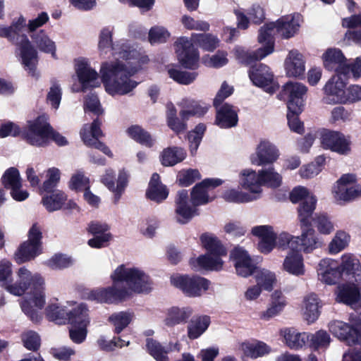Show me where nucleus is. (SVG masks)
<instances>
[{"label":"nucleus","mask_w":361,"mask_h":361,"mask_svg":"<svg viewBox=\"0 0 361 361\" xmlns=\"http://www.w3.org/2000/svg\"><path fill=\"white\" fill-rule=\"evenodd\" d=\"M114 29L103 27L99 35L98 49L100 55H106L112 51L118 59L114 61L102 64L100 73L106 92L111 96H123L130 94L138 82L132 79L140 68L141 65L148 61L147 56L140 57V54L121 42L112 43Z\"/></svg>","instance_id":"nucleus-1"},{"label":"nucleus","mask_w":361,"mask_h":361,"mask_svg":"<svg viewBox=\"0 0 361 361\" xmlns=\"http://www.w3.org/2000/svg\"><path fill=\"white\" fill-rule=\"evenodd\" d=\"M300 27V16H283L276 22H271L262 26L259 30L258 41L264 43V46L256 51H249L244 48L237 47L234 49L236 59L243 63L249 64L255 61L262 60L267 56L273 53L274 42L272 38L276 34L282 37L288 39L295 35Z\"/></svg>","instance_id":"nucleus-2"},{"label":"nucleus","mask_w":361,"mask_h":361,"mask_svg":"<svg viewBox=\"0 0 361 361\" xmlns=\"http://www.w3.org/2000/svg\"><path fill=\"white\" fill-rule=\"evenodd\" d=\"M25 29L28 32V21L20 15L9 26L0 25V37L6 38L16 46V54L25 70L30 75L38 78V53L31 44L29 35L24 33Z\"/></svg>","instance_id":"nucleus-3"},{"label":"nucleus","mask_w":361,"mask_h":361,"mask_svg":"<svg viewBox=\"0 0 361 361\" xmlns=\"http://www.w3.org/2000/svg\"><path fill=\"white\" fill-rule=\"evenodd\" d=\"M193 44L208 51H212L219 47V39L212 34H197L191 39L181 37L175 43L176 52L180 63L187 68L194 69L198 66L200 59L198 50Z\"/></svg>","instance_id":"nucleus-4"},{"label":"nucleus","mask_w":361,"mask_h":361,"mask_svg":"<svg viewBox=\"0 0 361 361\" xmlns=\"http://www.w3.org/2000/svg\"><path fill=\"white\" fill-rule=\"evenodd\" d=\"M113 283H122L120 289L126 300L134 294L147 293L152 289V283L144 270L133 266L121 264L111 274Z\"/></svg>","instance_id":"nucleus-5"},{"label":"nucleus","mask_w":361,"mask_h":361,"mask_svg":"<svg viewBox=\"0 0 361 361\" xmlns=\"http://www.w3.org/2000/svg\"><path fill=\"white\" fill-rule=\"evenodd\" d=\"M200 242L208 253L199 256L197 258H192L190 264L194 270L201 269L219 271L223 267L224 262L221 259L222 256L226 255V250L222 245L218 238L209 233L201 235Z\"/></svg>","instance_id":"nucleus-6"},{"label":"nucleus","mask_w":361,"mask_h":361,"mask_svg":"<svg viewBox=\"0 0 361 361\" xmlns=\"http://www.w3.org/2000/svg\"><path fill=\"white\" fill-rule=\"evenodd\" d=\"M45 116H39L29 121L24 137L27 142L32 145L43 147L54 141L58 145L63 146L68 144L67 139L56 132L47 121Z\"/></svg>","instance_id":"nucleus-7"},{"label":"nucleus","mask_w":361,"mask_h":361,"mask_svg":"<svg viewBox=\"0 0 361 361\" xmlns=\"http://www.w3.org/2000/svg\"><path fill=\"white\" fill-rule=\"evenodd\" d=\"M49 20L47 13L41 12L38 16L28 20V35L31 44L40 51L50 54L54 58L56 56V46L44 30H37L45 25Z\"/></svg>","instance_id":"nucleus-8"},{"label":"nucleus","mask_w":361,"mask_h":361,"mask_svg":"<svg viewBox=\"0 0 361 361\" xmlns=\"http://www.w3.org/2000/svg\"><path fill=\"white\" fill-rule=\"evenodd\" d=\"M329 331L341 341H345L349 345L361 346V319L350 316V324L342 321H333L329 324Z\"/></svg>","instance_id":"nucleus-9"},{"label":"nucleus","mask_w":361,"mask_h":361,"mask_svg":"<svg viewBox=\"0 0 361 361\" xmlns=\"http://www.w3.org/2000/svg\"><path fill=\"white\" fill-rule=\"evenodd\" d=\"M45 287V279L40 284L32 286L20 303L23 312L33 322H38L41 319L39 311L46 302Z\"/></svg>","instance_id":"nucleus-10"},{"label":"nucleus","mask_w":361,"mask_h":361,"mask_svg":"<svg viewBox=\"0 0 361 361\" xmlns=\"http://www.w3.org/2000/svg\"><path fill=\"white\" fill-rule=\"evenodd\" d=\"M42 232L37 224H33L28 232L27 240L20 245L14 254V260L23 264L35 259L42 252Z\"/></svg>","instance_id":"nucleus-11"},{"label":"nucleus","mask_w":361,"mask_h":361,"mask_svg":"<svg viewBox=\"0 0 361 361\" xmlns=\"http://www.w3.org/2000/svg\"><path fill=\"white\" fill-rule=\"evenodd\" d=\"M44 278L38 273H32L26 267H21L16 271L15 278L7 291L16 296L23 295L27 290L37 284H40Z\"/></svg>","instance_id":"nucleus-12"},{"label":"nucleus","mask_w":361,"mask_h":361,"mask_svg":"<svg viewBox=\"0 0 361 361\" xmlns=\"http://www.w3.org/2000/svg\"><path fill=\"white\" fill-rule=\"evenodd\" d=\"M173 286L180 288L189 297H199L209 289L210 282L199 276L174 275L171 277Z\"/></svg>","instance_id":"nucleus-13"},{"label":"nucleus","mask_w":361,"mask_h":361,"mask_svg":"<svg viewBox=\"0 0 361 361\" xmlns=\"http://www.w3.org/2000/svg\"><path fill=\"white\" fill-rule=\"evenodd\" d=\"M336 201L350 202L361 196V186L356 183V177L353 174H344L338 179L333 189Z\"/></svg>","instance_id":"nucleus-14"},{"label":"nucleus","mask_w":361,"mask_h":361,"mask_svg":"<svg viewBox=\"0 0 361 361\" xmlns=\"http://www.w3.org/2000/svg\"><path fill=\"white\" fill-rule=\"evenodd\" d=\"M336 73L331 77L323 87L322 102L326 104H343L346 92L347 82Z\"/></svg>","instance_id":"nucleus-15"},{"label":"nucleus","mask_w":361,"mask_h":361,"mask_svg":"<svg viewBox=\"0 0 361 361\" xmlns=\"http://www.w3.org/2000/svg\"><path fill=\"white\" fill-rule=\"evenodd\" d=\"M75 69L81 87L73 85V91H84L88 87H95L100 85L98 73L91 68L87 59H78L75 61Z\"/></svg>","instance_id":"nucleus-16"},{"label":"nucleus","mask_w":361,"mask_h":361,"mask_svg":"<svg viewBox=\"0 0 361 361\" xmlns=\"http://www.w3.org/2000/svg\"><path fill=\"white\" fill-rule=\"evenodd\" d=\"M321 145L324 149H330L341 154L350 151V142L343 134L338 131L322 129L319 130Z\"/></svg>","instance_id":"nucleus-17"},{"label":"nucleus","mask_w":361,"mask_h":361,"mask_svg":"<svg viewBox=\"0 0 361 361\" xmlns=\"http://www.w3.org/2000/svg\"><path fill=\"white\" fill-rule=\"evenodd\" d=\"M249 77L255 85L263 88L267 92L273 93L279 87L270 68L265 64L259 63L252 66L249 71Z\"/></svg>","instance_id":"nucleus-18"},{"label":"nucleus","mask_w":361,"mask_h":361,"mask_svg":"<svg viewBox=\"0 0 361 361\" xmlns=\"http://www.w3.org/2000/svg\"><path fill=\"white\" fill-rule=\"evenodd\" d=\"M114 283L106 288H97L88 290L83 293L85 300L96 302L97 303L113 304L118 301L125 300L120 288Z\"/></svg>","instance_id":"nucleus-19"},{"label":"nucleus","mask_w":361,"mask_h":361,"mask_svg":"<svg viewBox=\"0 0 361 361\" xmlns=\"http://www.w3.org/2000/svg\"><path fill=\"white\" fill-rule=\"evenodd\" d=\"M307 87L302 83L289 82L283 87V92L288 97V109L294 113H300L304 105V98Z\"/></svg>","instance_id":"nucleus-20"},{"label":"nucleus","mask_w":361,"mask_h":361,"mask_svg":"<svg viewBox=\"0 0 361 361\" xmlns=\"http://www.w3.org/2000/svg\"><path fill=\"white\" fill-rule=\"evenodd\" d=\"M277 147L271 142L263 140L257 145L255 152L250 157V162L255 166H263L274 163L279 157Z\"/></svg>","instance_id":"nucleus-21"},{"label":"nucleus","mask_w":361,"mask_h":361,"mask_svg":"<svg viewBox=\"0 0 361 361\" xmlns=\"http://www.w3.org/2000/svg\"><path fill=\"white\" fill-rule=\"evenodd\" d=\"M300 235H296V250H299L301 253L310 254L322 247L323 242L311 225H300Z\"/></svg>","instance_id":"nucleus-22"},{"label":"nucleus","mask_w":361,"mask_h":361,"mask_svg":"<svg viewBox=\"0 0 361 361\" xmlns=\"http://www.w3.org/2000/svg\"><path fill=\"white\" fill-rule=\"evenodd\" d=\"M287 305V298L283 291L281 289L274 290L269 295L267 308L259 314V319L262 321L268 322L278 317L284 311Z\"/></svg>","instance_id":"nucleus-23"},{"label":"nucleus","mask_w":361,"mask_h":361,"mask_svg":"<svg viewBox=\"0 0 361 361\" xmlns=\"http://www.w3.org/2000/svg\"><path fill=\"white\" fill-rule=\"evenodd\" d=\"M100 126L101 121L99 119L94 120L91 125L85 124L80 130L81 138L87 146L99 149L105 154L111 156L109 149L99 141L102 135Z\"/></svg>","instance_id":"nucleus-24"},{"label":"nucleus","mask_w":361,"mask_h":361,"mask_svg":"<svg viewBox=\"0 0 361 361\" xmlns=\"http://www.w3.org/2000/svg\"><path fill=\"white\" fill-rule=\"evenodd\" d=\"M231 257L234 262L236 274L242 277L247 278L255 274L257 268L247 252L241 247H235Z\"/></svg>","instance_id":"nucleus-25"},{"label":"nucleus","mask_w":361,"mask_h":361,"mask_svg":"<svg viewBox=\"0 0 361 361\" xmlns=\"http://www.w3.org/2000/svg\"><path fill=\"white\" fill-rule=\"evenodd\" d=\"M175 202V219L178 224H185L197 215V206L190 204L187 190H180Z\"/></svg>","instance_id":"nucleus-26"},{"label":"nucleus","mask_w":361,"mask_h":361,"mask_svg":"<svg viewBox=\"0 0 361 361\" xmlns=\"http://www.w3.org/2000/svg\"><path fill=\"white\" fill-rule=\"evenodd\" d=\"M337 300L356 307L361 301V278L338 288Z\"/></svg>","instance_id":"nucleus-27"},{"label":"nucleus","mask_w":361,"mask_h":361,"mask_svg":"<svg viewBox=\"0 0 361 361\" xmlns=\"http://www.w3.org/2000/svg\"><path fill=\"white\" fill-rule=\"evenodd\" d=\"M110 226L98 221H92L88 225V231L94 235L90 239L87 244L93 248H102L105 247L112 239V235L109 232Z\"/></svg>","instance_id":"nucleus-28"},{"label":"nucleus","mask_w":361,"mask_h":361,"mask_svg":"<svg viewBox=\"0 0 361 361\" xmlns=\"http://www.w3.org/2000/svg\"><path fill=\"white\" fill-rule=\"evenodd\" d=\"M317 274L319 279L328 285H333L343 277L336 260L324 258L318 264Z\"/></svg>","instance_id":"nucleus-29"},{"label":"nucleus","mask_w":361,"mask_h":361,"mask_svg":"<svg viewBox=\"0 0 361 361\" xmlns=\"http://www.w3.org/2000/svg\"><path fill=\"white\" fill-rule=\"evenodd\" d=\"M281 269L296 277H300L305 274L304 257L299 250H292L287 252L283 259Z\"/></svg>","instance_id":"nucleus-30"},{"label":"nucleus","mask_w":361,"mask_h":361,"mask_svg":"<svg viewBox=\"0 0 361 361\" xmlns=\"http://www.w3.org/2000/svg\"><path fill=\"white\" fill-rule=\"evenodd\" d=\"M223 181L219 178H207L197 184L191 192V201L194 206H199L208 203L212 200L209 197V191L221 185Z\"/></svg>","instance_id":"nucleus-31"},{"label":"nucleus","mask_w":361,"mask_h":361,"mask_svg":"<svg viewBox=\"0 0 361 361\" xmlns=\"http://www.w3.org/2000/svg\"><path fill=\"white\" fill-rule=\"evenodd\" d=\"M239 184L242 188L248 190L250 195L258 199L262 192L261 176L258 172L252 169H245L239 174Z\"/></svg>","instance_id":"nucleus-32"},{"label":"nucleus","mask_w":361,"mask_h":361,"mask_svg":"<svg viewBox=\"0 0 361 361\" xmlns=\"http://www.w3.org/2000/svg\"><path fill=\"white\" fill-rule=\"evenodd\" d=\"M284 68L288 77H302L305 71V60L303 55L295 49L290 51L284 61Z\"/></svg>","instance_id":"nucleus-33"},{"label":"nucleus","mask_w":361,"mask_h":361,"mask_svg":"<svg viewBox=\"0 0 361 361\" xmlns=\"http://www.w3.org/2000/svg\"><path fill=\"white\" fill-rule=\"evenodd\" d=\"M252 234L259 239V250L264 254H269L274 250L276 233L270 225L256 226L252 228Z\"/></svg>","instance_id":"nucleus-34"},{"label":"nucleus","mask_w":361,"mask_h":361,"mask_svg":"<svg viewBox=\"0 0 361 361\" xmlns=\"http://www.w3.org/2000/svg\"><path fill=\"white\" fill-rule=\"evenodd\" d=\"M178 105L181 108L180 116L183 121L191 116H202L210 108V105L203 101H196L188 97L182 99Z\"/></svg>","instance_id":"nucleus-35"},{"label":"nucleus","mask_w":361,"mask_h":361,"mask_svg":"<svg viewBox=\"0 0 361 361\" xmlns=\"http://www.w3.org/2000/svg\"><path fill=\"white\" fill-rule=\"evenodd\" d=\"M193 309L189 306H172L165 311L164 324L168 327L184 324L191 317Z\"/></svg>","instance_id":"nucleus-36"},{"label":"nucleus","mask_w":361,"mask_h":361,"mask_svg":"<svg viewBox=\"0 0 361 361\" xmlns=\"http://www.w3.org/2000/svg\"><path fill=\"white\" fill-rule=\"evenodd\" d=\"M322 302L317 295L313 293L305 295L302 302V312L304 319L309 324L314 323L320 315Z\"/></svg>","instance_id":"nucleus-37"},{"label":"nucleus","mask_w":361,"mask_h":361,"mask_svg":"<svg viewBox=\"0 0 361 361\" xmlns=\"http://www.w3.org/2000/svg\"><path fill=\"white\" fill-rule=\"evenodd\" d=\"M284 343L292 350L302 348L310 340V334L300 332L293 328H285L280 331Z\"/></svg>","instance_id":"nucleus-38"},{"label":"nucleus","mask_w":361,"mask_h":361,"mask_svg":"<svg viewBox=\"0 0 361 361\" xmlns=\"http://www.w3.org/2000/svg\"><path fill=\"white\" fill-rule=\"evenodd\" d=\"M146 347L149 353L157 361H169L168 353L180 350V344L178 341L169 343L167 348H165L160 343L152 338L147 339Z\"/></svg>","instance_id":"nucleus-39"},{"label":"nucleus","mask_w":361,"mask_h":361,"mask_svg":"<svg viewBox=\"0 0 361 361\" xmlns=\"http://www.w3.org/2000/svg\"><path fill=\"white\" fill-rule=\"evenodd\" d=\"M338 264L343 276L347 278H361V264L360 260L351 253H345L341 257Z\"/></svg>","instance_id":"nucleus-40"},{"label":"nucleus","mask_w":361,"mask_h":361,"mask_svg":"<svg viewBox=\"0 0 361 361\" xmlns=\"http://www.w3.org/2000/svg\"><path fill=\"white\" fill-rule=\"evenodd\" d=\"M244 356L257 359L269 354L271 347L263 341L254 340L242 343L239 347Z\"/></svg>","instance_id":"nucleus-41"},{"label":"nucleus","mask_w":361,"mask_h":361,"mask_svg":"<svg viewBox=\"0 0 361 361\" xmlns=\"http://www.w3.org/2000/svg\"><path fill=\"white\" fill-rule=\"evenodd\" d=\"M324 66L329 71H335L336 73H342L343 68L347 61L341 50L329 49L322 56Z\"/></svg>","instance_id":"nucleus-42"},{"label":"nucleus","mask_w":361,"mask_h":361,"mask_svg":"<svg viewBox=\"0 0 361 361\" xmlns=\"http://www.w3.org/2000/svg\"><path fill=\"white\" fill-rule=\"evenodd\" d=\"M216 124L222 128H228L237 125L238 115L233 107L228 104L217 106Z\"/></svg>","instance_id":"nucleus-43"},{"label":"nucleus","mask_w":361,"mask_h":361,"mask_svg":"<svg viewBox=\"0 0 361 361\" xmlns=\"http://www.w3.org/2000/svg\"><path fill=\"white\" fill-rule=\"evenodd\" d=\"M210 323V317L207 315L193 317L187 326L188 338L190 340L197 339L207 330Z\"/></svg>","instance_id":"nucleus-44"},{"label":"nucleus","mask_w":361,"mask_h":361,"mask_svg":"<svg viewBox=\"0 0 361 361\" xmlns=\"http://www.w3.org/2000/svg\"><path fill=\"white\" fill-rule=\"evenodd\" d=\"M185 150L180 147H169L160 154V161L164 166H173L183 161L186 157Z\"/></svg>","instance_id":"nucleus-45"},{"label":"nucleus","mask_w":361,"mask_h":361,"mask_svg":"<svg viewBox=\"0 0 361 361\" xmlns=\"http://www.w3.org/2000/svg\"><path fill=\"white\" fill-rule=\"evenodd\" d=\"M168 195L169 192L166 186L160 182L159 175L153 173L147 191V197L156 202H161L166 199Z\"/></svg>","instance_id":"nucleus-46"},{"label":"nucleus","mask_w":361,"mask_h":361,"mask_svg":"<svg viewBox=\"0 0 361 361\" xmlns=\"http://www.w3.org/2000/svg\"><path fill=\"white\" fill-rule=\"evenodd\" d=\"M44 195L42 203L48 212H52L63 208L67 201V195L60 190H54Z\"/></svg>","instance_id":"nucleus-47"},{"label":"nucleus","mask_w":361,"mask_h":361,"mask_svg":"<svg viewBox=\"0 0 361 361\" xmlns=\"http://www.w3.org/2000/svg\"><path fill=\"white\" fill-rule=\"evenodd\" d=\"M256 283L262 287L265 291H273L274 288L278 283V279L276 273L267 269H258L255 274Z\"/></svg>","instance_id":"nucleus-48"},{"label":"nucleus","mask_w":361,"mask_h":361,"mask_svg":"<svg viewBox=\"0 0 361 361\" xmlns=\"http://www.w3.org/2000/svg\"><path fill=\"white\" fill-rule=\"evenodd\" d=\"M350 236L344 231H337L327 246L330 255H337L346 249L350 243Z\"/></svg>","instance_id":"nucleus-49"},{"label":"nucleus","mask_w":361,"mask_h":361,"mask_svg":"<svg viewBox=\"0 0 361 361\" xmlns=\"http://www.w3.org/2000/svg\"><path fill=\"white\" fill-rule=\"evenodd\" d=\"M316 204L315 196L309 197L307 200L300 202L298 208L299 225H311L310 218L316 209Z\"/></svg>","instance_id":"nucleus-50"},{"label":"nucleus","mask_w":361,"mask_h":361,"mask_svg":"<svg viewBox=\"0 0 361 361\" xmlns=\"http://www.w3.org/2000/svg\"><path fill=\"white\" fill-rule=\"evenodd\" d=\"M259 176H261L262 186L277 188L282 185V176L273 166L259 170Z\"/></svg>","instance_id":"nucleus-51"},{"label":"nucleus","mask_w":361,"mask_h":361,"mask_svg":"<svg viewBox=\"0 0 361 361\" xmlns=\"http://www.w3.org/2000/svg\"><path fill=\"white\" fill-rule=\"evenodd\" d=\"M46 315L47 318L58 324H64L68 321L69 311L66 307L60 305L57 302L50 303L46 308Z\"/></svg>","instance_id":"nucleus-52"},{"label":"nucleus","mask_w":361,"mask_h":361,"mask_svg":"<svg viewBox=\"0 0 361 361\" xmlns=\"http://www.w3.org/2000/svg\"><path fill=\"white\" fill-rule=\"evenodd\" d=\"M88 308L86 305L82 303L78 305L72 311H69L68 321L73 325H80L87 327L90 324Z\"/></svg>","instance_id":"nucleus-53"},{"label":"nucleus","mask_w":361,"mask_h":361,"mask_svg":"<svg viewBox=\"0 0 361 361\" xmlns=\"http://www.w3.org/2000/svg\"><path fill=\"white\" fill-rule=\"evenodd\" d=\"M133 319V314L129 312H118L109 317V322L114 326L116 334L121 333Z\"/></svg>","instance_id":"nucleus-54"},{"label":"nucleus","mask_w":361,"mask_h":361,"mask_svg":"<svg viewBox=\"0 0 361 361\" xmlns=\"http://www.w3.org/2000/svg\"><path fill=\"white\" fill-rule=\"evenodd\" d=\"M61 178V171L56 167L49 168L45 171V180L39 188L40 193L51 192L57 186Z\"/></svg>","instance_id":"nucleus-55"},{"label":"nucleus","mask_w":361,"mask_h":361,"mask_svg":"<svg viewBox=\"0 0 361 361\" xmlns=\"http://www.w3.org/2000/svg\"><path fill=\"white\" fill-rule=\"evenodd\" d=\"M167 73L171 79L182 85H189L192 83L197 75V73L195 72L182 71L173 66H169L167 67Z\"/></svg>","instance_id":"nucleus-56"},{"label":"nucleus","mask_w":361,"mask_h":361,"mask_svg":"<svg viewBox=\"0 0 361 361\" xmlns=\"http://www.w3.org/2000/svg\"><path fill=\"white\" fill-rule=\"evenodd\" d=\"M274 249L277 247L279 250H285L289 248V250H296V235H293L288 232L282 231L275 235Z\"/></svg>","instance_id":"nucleus-57"},{"label":"nucleus","mask_w":361,"mask_h":361,"mask_svg":"<svg viewBox=\"0 0 361 361\" xmlns=\"http://www.w3.org/2000/svg\"><path fill=\"white\" fill-rule=\"evenodd\" d=\"M128 133L131 138L146 147H151L154 143L150 134L140 126H133L129 128Z\"/></svg>","instance_id":"nucleus-58"},{"label":"nucleus","mask_w":361,"mask_h":361,"mask_svg":"<svg viewBox=\"0 0 361 361\" xmlns=\"http://www.w3.org/2000/svg\"><path fill=\"white\" fill-rule=\"evenodd\" d=\"M62 98V88L59 82L51 81V86L47 92L46 101L49 106L53 109L57 110L59 107Z\"/></svg>","instance_id":"nucleus-59"},{"label":"nucleus","mask_w":361,"mask_h":361,"mask_svg":"<svg viewBox=\"0 0 361 361\" xmlns=\"http://www.w3.org/2000/svg\"><path fill=\"white\" fill-rule=\"evenodd\" d=\"M331 337L324 330H319L314 334H310V346L314 350L325 349L331 343Z\"/></svg>","instance_id":"nucleus-60"},{"label":"nucleus","mask_w":361,"mask_h":361,"mask_svg":"<svg viewBox=\"0 0 361 361\" xmlns=\"http://www.w3.org/2000/svg\"><path fill=\"white\" fill-rule=\"evenodd\" d=\"M223 198L227 202L235 203H245L256 200V197L236 189H229L225 191Z\"/></svg>","instance_id":"nucleus-61"},{"label":"nucleus","mask_w":361,"mask_h":361,"mask_svg":"<svg viewBox=\"0 0 361 361\" xmlns=\"http://www.w3.org/2000/svg\"><path fill=\"white\" fill-rule=\"evenodd\" d=\"M313 222L319 233L324 235H330L335 229L334 223L326 214L317 215Z\"/></svg>","instance_id":"nucleus-62"},{"label":"nucleus","mask_w":361,"mask_h":361,"mask_svg":"<svg viewBox=\"0 0 361 361\" xmlns=\"http://www.w3.org/2000/svg\"><path fill=\"white\" fill-rule=\"evenodd\" d=\"M2 183L6 188L13 189L22 186L21 178L18 170L14 167L7 169L2 176Z\"/></svg>","instance_id":"nucleus-63"},{"label":"nucleus","mask_w":361,"mask_h":361,"mask_svg":"<svg viewBox=\"0 0 361 361\" xmlns=\"http://www.w3.org/2000/svg\"><path fill=\"white\" fill-rule=\"evenodd\" d=\"M352 118L351 111L342 106L334 107L329 118V121L331 124H338L348 122Z\"/></svg>","instance_id":"nucleus-64"}]
</instances>
